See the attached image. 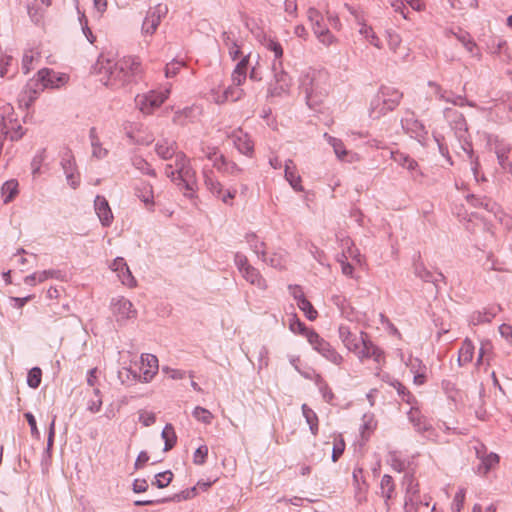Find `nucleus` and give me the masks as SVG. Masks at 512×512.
<instances>
[{
    "mask_svg": "<svg viewBox=\"0 0 512 512\" xmlns=\"http://www.w3.org/2000/svg\"><path fill=\"white\" fill-rule=\"evenodd\" d=\"M312 30L316 38L324 44L325 46H330L336 42L335 36L331 33V31L327 28L323 21H318L313 24Z\"/></svg>",
    "mask_w": 512,
    "mask_h": 512,
    "instance_id": "obj_26",
    "label": "nucleus"
},
{
    "mask_svg": "<svg viewBox=\"0 0 512 512\" xmlns=\"http://www.w3.org/2000/svg\"><path fill=\"white\" fill-rule=\"evenodd\" d=\"M235 85L228 86L223 90L224 95L226 96V102L231 100L233 102L240 100L243 95V89L239 88V86L234 87Z\"/></svg>",
    "mask_w": 512,
    "mask_h": 512,
    "instance_id": "obj_58",
    "label": "nucleus"
},
{
    "mask_svg": "<svg viewBox=\"0 0 512 512\" xmlns=\"http://www.w3.org/2000/svg\"><path fill=\"white\" fill-rule=\"evenodd\" d=\"M169 91L156 92L150 91L144 94H138L135 97L136 106L143 114H151L155 109L159 108L167 98Z\"/></svg>",
    "mask_w": 512,
    "mask_h": 512,
    "instance_id": "obj_7",
    "label": "nucleus"
},
{
    "mask_svg": "<svg viewBox=\"0 0 512 512\" xmlns=\"http://www.w3.org/2000/svg\"><path fill=\"white\" fill-rule=\"evenodd\" d=\"M192 414L198 421L204 424H210L213 419L212 413L200 406L195 407Z\"/></svg>",
    "mask_w": 512,
    "mask_h": 512,
    "instance_id": "obj_57",
    "label": "nucleus"
},
{
    "mask_svg": "<svg viewBox=\"0 0 512 512\" xmlns=\"http://www.w3.org/2000/svg\"><path fill=\"white\" fill-rule=\"evenodd\" d=\"M94 71L100 82L116 89L134 81L141 74L142 67L136 57L127 56L116 60L100 56L94 65Z\"/></svg>",
    "mask_w": 512,
    "mask_h": 512,
    "instance_id": "obj_1",
    "label": "nucleus"
},
{
    "mask_svg": "<svg viewBox=\"0 0 512 512\" xmlns=\"http://www.w3.org/2000/svg\"><path fill=\"white\" fill-rule=\"evenodd\" d=\"M234 264L237 267L238 271L241 273L243 270H245L246 267L251 266L247 257L241 253L237 252L234 255Z\"/></svg>",
    "mask_w": 512,
    "mask_h": 512,
    "instance_id": "obj_64",
    "label": "nucleus"
},
{
    "mask_svg": "<svg viewBox=\"0 0 512 512\" xmlns=\"http://www.w3.org/2000/svg\"><path fill=\"white\" fill-rule=\"evenodd\" d=\"M4 203H9L18 193V182L16 180L6 181L1 188Z\"/></svg>",
    "mask_w": 512,
    "mask_h": 512,
    "instance_id": "obj_46",
    "label": "nucleus"
},
{
    "mask_svg": "<svg viewBox=\"0 0 512 512\" xmlns=\"http://www.w3.org/2000/svg\"><path fill=\"white\" fill-rule=\"evenodd\" d=\"M173 479V473L170 470L158 473L155 476V480L152 482L153 485L158 488L167 487Z\"/></svg>",
    "mask_w": 512,
    "mask_h": 512,
    "instance_id": "obj_54",
    "label": "nucleus"
},
{
    "mask_svg": "<svg viewBox=\"0 0 512 512\" xmlns=\"http://www.w3.org/2000/svg\"><path fill=\"white\" fill-rule=\"evenodd\" d=\"M454 130L455 136L458 139L462 150L468 155L470 159L473 156V148L468 134V127L464 116L460 117L457 121L450 125Z\"/></svg>",
    "mask_w": 512,
    "mask_h": 512,
    "instance_id": "obj_15",
    "label": "nucleus"
},
{
    "mask_svg": "<svg viewBox=\"0 0 512 512\" xmlns=\"http://www.w3.org/2000/svg\"><path fill=\"white\" fill-rule=\"evenodd\" d=\"M91 146H92V156L97 159H103L108 155V150L102 147V144L99 141L98 136L96 135V129L92 127L89 132Z\"/></svg>",
    "mask_w": 512,
    "mask_h": 512,
    "instance_id": "obj_42",
    "label": "nucleus"
},
{
    "mask_svg": "<svg viewBox=\"0 0 512 512\" xmlns=\"http://www.w3.org/2000/svg\"><path fill=\"white\" fill-rule=\"evenodd\" d=\"M499 309L500 307H491L485 308L482 311H474L469 316V323L473 326L489 323L496 316Z\"/></svg>",
    "mask_w": 512,
    "mask_h": 512,
    "instance_id": "obj_28",
    "label": "nucleus"
},
{
    "mask_svg": "<svg viewBox=\"0 0 512 512\" xmlns=\"http://www.w3.org/2000/svg\"><path fill=\"white\" fill-rule=\"evenodd\" d=\"M404 484L406 485V496H405V509L409 506L414 505L415 496L418 494V484L415 482L413 476L406 475L404 477Z\"/></svg>",
    "mask_w": 512,
    "mask_h": 512,
    "instance_id": "obj_38",
    "label": "nucleus"
},
{
    "mask_svg": "<svg viewBox=\"0 0 512 512\" xmlns=\"http://www.w3.org/2000/svg\"><path fill=\"white\" fill-rule=\"evenodd\" d=\"M235 146V148L246 156H252L254 152V144L250 139L249 135L245 133L241 128H238L228 135Z\"/></svg>",
    "mask_w": 512,
    "mask_h": 512,
    "instance_id": "obj_18",
    "label": "nucleus"
},
{
    "mask_svg": "<svg viewBox=\"0 0 512 512\" xmlns=\"http://www.w3.org/2000/svg\"><path fill=\"white\" fill-rule=\"evenodd\" d=\"M316 384L319 388V391L321 392L324 400L328 403H330L333 398L334 394L328 384L322 379L320 375H316Z\"/></svg>",
    "mask_w": 512,
    "mask_h": 512,
    "instance_id": "obj_52",
    "label": "nucleus"
},
{
    "mask_svg": "<svg viewBox=\"0 0 512 512\" xmlns=\"http://www.w3.org/2000/svg\"><path fill=\"white\" fill-rule=\"evenodd\" d=\"M272 70L276 85L270 89V94L272 96H280L283 93H287L291 85V78L288 73L282 70V61H273Z\"/></svg>",
    "mask_w": 512,
    "mask_h": 512,
    "instance_id": "obj_14",
    "label": "nucleus"
},
{
    "mask_svg": "<svg viewBox=\"0 0 512 512\" xmlns=\"http://www.w3.org/2000/svg\"><path fill=\"white\" fill-rule=\"evenodd\" d=\"M0 134L11 141H17L25 134L19 120L14 116L13 108L10 105L2 108Z\"/></svg>",
    "mask_w": 512,
    "mask_h": 512,
    "instance_id": "obj_5",
    "label": "nucleus"
},
{
    "mask_svg": "<svg viewBox=\"0 0 512 512\" xmlns=\"http://www.w3.org/2000/svg\"><path fill=\"white\" fill-rule=\"evenodd\" d=\"M241 275L251 285H254L261 290L267 289L266 280L263 278L259 270L253 267L252 265L246 267L245 270L241 272Z\"/></svg>",
    "mask_w": 512,
    "mask_h": 512,
    "instance_id": "obj_27",
    "label": "nucleus"
},
{
    "mask_svg": "<svg viewBox=\"0 0 512 512\" xmlns=\"http://www.w3.org/2000/svg\"><path fill=\"white\" fill-rule=\"evenodd\" d=\"M55 79L56 73L50 69L38 71L37 76L30 79L19 94V106L28 109L45 88L55 86Z\"/></svg>",
    "mask_w": 512,
    "mask_h": 512,
    "instance_id": "obj_4",
    "label": "nucleus"
},
{
    "mask_svg": "<svg viewBox=\"0 0 512 512\" xmlns=\"http://www.w3.org/2000/svg\"><path fill=\"white\" fill-rule=\"evenodd\" d=\"M327 73L308 69L300 77V89L305 94L307 105L314 109L328 94Z\"/></svg>",
    "mask_w": 512,
    "mask_h": 512,
    "instance_id": "obj_2",
    "label": "nucleus"
},
{
    "mask_svg": "<svg viewBox=\"0 0 512 512\" xmlns=\"http://www.w3.org/2000/svg\"><path fill=\"white\" fill-rule=\"evenodd\" d=\"M298 307L309 320L313 321L317 318L318 312L308 299H302L301 302L298 303Z\"/></svg>",
    "mask_w": 512,
    "mask_h": 512,
    "instance_id": "obj_56",
    "label": "nucleus"
},
{
    "mask_svg": "<svg viewBox=\"0 0 512 512\" xmlns=\"http://www.w3.org/2000/svg\"><path fill=\"white\" fill-rule=\"evenodd\" d=\"M161 437L164 440V451H170L177 443V435L172 424L168 423L162 430Z\"/></svg>",
    "mask_w": 512,
    "mask_h": 512,
    "instance_id": "obj_43",
    "label": "nucleus"
},
{
    "mask_svg": "<svg viewBox=\"0 0 512 512\" xmlns=\"http://www.w3.org/2000/svg\"><path fill=\"white\" fill-rule=\"evenodd\" d=\"M359 33L365 37V39L374 47L381 49L382 48V42L379 39V37L376 35L372 27L361 24V27L359 29Z\"/></svg>",
    "mask_w": 512,
    "mask_h": 512,
    "instance_id": "obj_48",
    "label": "nucleus"
},
{
    "mask_svg": "<svg viewBox=\"0 0 512 512\" xmlns=\"http://www.w3.org/2000/svg\"><path fill=\"white\" fill-rule=\"evenodd\" d=\"M386 35H387V43H388L389 49L393 53H397L398 49L400 48L401 43H402L401 36L393 30H388L386 32Z\"/></svg>",
    "mask_w": 512,
    "mask_h": 512,
    "instance_id": "obj_50",
    "label": "nucleus"
},
{
    "mask_svg": "<svg viewBox=\"0 0 512 512\" xmlns=\"http://www.w3.org/2000/svg\"><path fill=\"white\" fill-rule=\"evenodd\" d=\"M51 0H34L33 3L27 6L28 14L31 20L35 23H39L43 18L44 9L42 6L49 7Z\"/></svg>",
    "mask_w": 512,
    "mask_h": 512,
    "instance_id": "obj_36",
    "label": "nucleus"
},
{
    "mask_svg": "<svg viewBox=\"0 0 512 512\" xmlns=\"http://www.w3.org/2000/svg\"><path fill=\"white\" fill-rule=\"evenodd\" d=\"M408 419L412 423L415 430L420 434H425L429 440H434V429L431 423L424 417L417 408H411L408 412Z\"/></svg>",
    "mask_w": 512,
    "mask_h": 512,
    "instance_id": "obj_16",
    "label": "nucleus"
},
{
    "mask_svg": "<svg viewBox=\"0 0 512 512\" xmlns=\"http://www.w3.org/2000/svg\"><path fill=\"white\" fill-rule=\"evenodd\" d=\"M64 273L61 270H55V269H49L44 270L41 272H38V282L42 283L46 281L47 279H57V280H64Z\"/></svg>",
    "mask_w": 512,
    "mask_h": 512,
    "instance_id": "obj_55",
    "label": "nucleus"
},
{
    "mask_svg": "<svg viewBox=\"0 0 512 512\" xmlns=\"http://www.w3.org/2000/svg\"><path fill=\"white\" fill-rule=\"evenodd\" d=\"M135 196L143 202L148 211H154V191L153 186L146 181H140L134 187Z\"/></svg>",
    "mask_w": 512,
    "mask_h": 512,
    "instance_id": "obj_20",
    "label": "nucleus"
},
{
    "mask_svg": "<svg viewBox=\"0 0 512 512\" xmlns=\"http://www.w3.org/2000/svg\"><path fill=\"white\" fill-rule=\"evenodd\" d=\"M93 393L96 398L88 401L87 409L92 413H97L100 411L102 407V398L100 390L98 388H94Z\"/></svg>",
    "mask_w": 512,
    "mask_h": 512,
    "instance_id": "obj_60",
    "label": "nucleus"
},
{
    "mask_svg": "<svg viewBox=\"0 0 512 512\" xmlns=\"http://www.w3.org/2000/svg\"><path fill=\"white\" fill-rule=\"evenodd\" d=\"M357 347L358 349L353 352L357 354L360 360L373 359L378 364L384 360L383 351L377 347L364 332H361L360 334V340Z\"/></svg>",
    "mask_w": 512,
    "mask_h": 512,
    "instance_id": "obj_10",
    "label": "nucleus"
},
{
    "mask_svg": "<svg viewBox=\"0 0 512 512\" xmlns=\"http://www.w3.org/2000/svg\"><path fill=\"white\" fill-rule=\"evenodd\" d=\"M403 130L416 139L422 146H427L428 131L425 126L415 118L414 113L407 112L406 116L401 120Z\"/></svg>",
    "mask_w": 512,
    "mask_h": 512,
    "instance_id": "obj_9",
    "label": "nucleus"
},
{
    "mask_svg": "<svg viewBox=\"0 0 512 512\" xmlns=\"http://www.w3.org/2000/svg\"><path fill=\"white\" fill-rule=\"evenodd\" d=\"M478 458L481 459V463L478 466L477 472L482 475H486L490 469L498 464L499 456L495 453H490L486 456L481 455V449L476 448Z\"/></svg>",
    "mask_w": 512,
    "mask_h": 512,
    "instance_id": "obj_34",
    "label": "nucleus"
},
{
    "mask_svg": "<svg viewBox=\"0 0 512 512\" xmlns=\"http://www.w3.org/2000/svg\"><path fill=\"white\" fill-rule=\"evenodd\" d=\"M246 242L252 251L262 260L266 261V244L258 238L255 233H247L245 236Z\"/></svg>",
    "mask_w": 512,
    "mask_h": 512,
    "instance_id": "obj_35",
    "label": "nucleus"
},
{
    "mask_svg": "<svg viewBox=\"0 0 512 512\" xmlns=\"http://www.w3.org/2000/svg\"><path fill=\"white\" fill-rule=\"evenodd\" d=\"M338 333L339 338L348 350L354 351L358 349L357 345L359 343L360 337H357L355 334H353L349 326L340 325Z\"/></svg>",
    "mask_w": 512,
    "mask_h": 512,
    "instance_id": "obj_31",
    "label": "nucleus"
},
{
    "mask_svg": "<svg viewBox=\"0 0 512 512\" xmlns=\"http://www.w3.org/2000/svg\"><path fill=\"white\" fill-rule=\"evenodd\" d=\"M110 268L118 273V277L124 285L128 287L136 286V280L132 275L124 258L117 257L116 259H114V261L110 265Z\"/></svg>",
    "mask_w": 512,
    "mask_h": 512,
    "instance_id": "obj_21",
    "label": "nucleus"
},
{
    "mask_svg": "<svg viewBox=\"0 0 512 512\" xmlns=\"http://www.w3.org/2000/svg\"><path fill=\"white\" fill-rule=\"evenodd\" d=\"M167 12L168 7L165 4H158L150 9L143 21L142 31L145 34H154L161 22V19L166 16Z\"/></svg>",
    "mask_w": 512,
    "mask_h": 512,
    "instance_id": "obj_13",
    "label": "nucleus"
},
{
    "mask_svg": "<svg viewBox=\"0 0 512 512\" xmlns=\"http://www.w3.org/2000/svg\"><path fill=\"white\" fill-rule=\"evenodd\" d=\"M200 150L203 154V157L211 161L215 169L216 165L220 162L219 158L225 157L222 153H220L218 147L216 146L202 145Z\"/></svg>",
    "mask_w": 512,
    "mask_h": 512,
    "instance_id": "obj_44",
    "label": "nucleus"
},
{
    "mask_svg": "<svg viewBox=\"0 0 512 512\" xmlns=\"http://www.w3.org/2000/svg\"><path fill=\"white\" fill-rule=\"evenodd\" d=\"M263 262L276 269H283L285 267V259L279 253H273L270 256L266 254V261Z\"/></svg>",
    "mask_w": 512,
    "mask_h": 512,
    "instance_id": "obj_59",
    "label": "nucleus"
},
{
    "mask_svg": "<svg viewBox=\"0 0 512 512\" xmlns=\"http://www.w3.org/2000/svg\"><path fill=\"white\" fill-rule=\"evenodd\" d=\"M467 201L474 207L483 208L488 212L496 213L498 205L491 198L486 196L468 195Z\"/></svg>",
    "mask_w": 512,
    "mask_h": 512,
    "instance_id": "obj_32",
    "label": "nucleus"
},
{
    "mask_svg": "<svg viewBox=\"0 0 512 512\" xmlns=\"http://www.w3.org/2000/svg\"><path fill=\"white\" fill-rule=\"evenodd\" d=\"M475 347L469 338H466L458 353V363L460 366L470 363L473 359Z\"/></svg>",
    "mask_w": 512,
    "mask_h": 512,
    "instance_id": "obj_40",
    "label": "nucleus"
},
{
    "mask_svg": "<svg viewBox=\"0 0 512 512\" xmlns=\"http://www.w3.org/2000/svg\"><path fill=\"white\" fill-rule=\"evenodd\" d=\"M331 301L337 306L343 317L352 320L354 316V309L344 296L334 295L332 296Z\"/></svg>",
    "mask_w": 512,
    "mask_h": 512,
    "instance_id": "obj_41",
    "label": "nucleus"
},
{
    "mask_svg": "<svg viewBox=\"0 0 512 512\" xmlns=\"http://www.w3.org/2000/svg\"><path fill=\"white\" fill-rule=\"evenodd\" d=\"M308 342L315 351H317L329 362L335 365H340L343 362V357L317 332L308 333Z\"/></svg>",
    "mask_w": 512,
    "mask_h": 512,
    "instance_id": "obj_6",
    "label": "nucleus"
},
{
    "mask_svg": "<svg viewBox=\"0 0 512 512\" xmlns=\"http://www.w3.org/2000/svg\"><path fill=\"white\" fill-rule=\"evenodd\" d=\"M266 47L269 51L274 53V61H282L281 59L283 56V48L278 41L269 39L267 41Z\"/></svg>",
    "mask_w": 512,
    "mask_h": 512,
    "instance_id": "obj_61",
    "label": "nucleus"
},
{
    "mask_svg": "<svg viewBox=\"0 0 512 512\" xmlns=\"http://www.w3.org/2000/svg\"><path fill=\"white\" fill-rule=\"evenodd\" d=\"M466 490L464 488H460L459 491L455 494L451 509L453 512H460L464 505Z\"/></svg>",
    "mask_w": 512,
    "mask_h": 512,
    "instance_id": "obj_63",
    "label": "nucleus"
},
{
    "mask_svg": "<svg viewBox=\"0 0 512 512\" xmlns=\"http://www.w3.org/2000/svg\"><path fill=\"white\" fill-rule=\"evenodd\" d=\"M207 456H208L207 445H201L194 452L193 463L195 465H203L206 462Z\"/></svg>",
    "mask_w": 512,
    "mask_h": 512,
    "instance_id": "obj_62",
    "label": "nucleus"
},
{
    "mask_svg": "<svg viewBox=\"0 0 512 512\" xmlns=\"http://www.w3.org/2000/svg\"><path fill=\"white\" fill-rule=\"evenodd\" d=\"M61 166L66 175V180L68 184L73 189H76L80 183V175L77 172L76 163L70 151L66 152L63 155L61 160Z\"/></svg>",
    "mask_w": 512,
    "mask_h": 512,
    "instance_id": "obj_19",
    "label": "nucleus"
},
{
    "mask_svg": "<svg viewBox=\"0 0 512 512\" xmlns=\"http://www.w3.org/2000/svg\"><path fill=\"white\" fill-rule=\"evenodd\" d=\"M94 206L101 224L105 227L110 226L113 221V214L105 197L97 195L94 201Z\"/></svg>",
    "mask_w": 512,
    "mask_h": 512,
    "instance_id": "obj_22",
    "label": "nucleus"
},
{
    "mask_svg": "<svg viewBox=\"0 0 512 512\" xmlns=\"http://www.w3.org/2000/svg\"><path fill=\"white\" fill-rule=\"evenodd\" d=\"M324 137L326 138L327 142L333 147V150L339 160H344L345 156L348 154V151L345 149L344 143L342 140L335 138L333 136H330L329 134L325 133Z\"/></svg>",
    "mask_w": 512,
    "mask_h": 512,
    "instance_id": "obj_47",
    "label": "nucleus"
},
{
    "mask_svg": "<svg viewBox=\"0 0 512 512\" xmlns=\"http://www.w3.org/2000/svg\"><path fill=\"white\" fill-rule=\"evenodd\" d=\"M249 58L250 55L244 56L235 66L231 75L233 85L241 86L245 82L249 66Z\"/></svg>",
    "mask_w": 512,
    "mask_h": 512,
    "instance_id": "obj_29",
    "label": "nucleus"
},
{
    "mask_svg": "<svg viewBox=\"0 0 512 512\" xmlns=\"http://www.w3.org/2000/svg\"><path fill=\"white\" fill-rule=\"evenodd\" d=\"M203 177H204L205 186H206L207 190H209V192L212 195L221 199L223 203L232 205L231 200L235 198L236 190L224 191L222 184L214 176V173L212 170H208V169L204 168L203 169Z\"/></svg>",
    "mask_w": 512,
    "mask_h": 512,
    "instance_id": "obj_8",
    "label": "nucleus"
},
{
    "mask_svg": "<svg viewBox=\"0 0 512 512\" xmlns=\"http://www.w3.org/2000/svg\"><path fill=\"white\" fill-rule=\"evenodd\" d=\"M285 179L289 182L295 191H303V186L301 185V177L297 173L296 166L291 159H288L285 162Z\"/></svg>",
    "mask_w": 512,
    "mask_h": 512,
    "instance_id": "obj_30",
    "label": "nucleus"
},
{
    "mask_svg": "<svg viewBox=\"0 0 512 512\" xmlns=\"http://www.w3.org/2000/svg\"><path fill=\"white\" fill-rule=\"evenodd\" d=\"M413 268L415 276L421 279L423 282L432 283L435 286L436 293H438V284L439 282H445V276L441 272L430 271L420 261H415Z\"/></svg>",
    "mask_w": 512,
    "mask_h": 512,
    "instance_id": "obj_17",
    "label": "nucleus"
},
{
    "mask_svg": "<svg viewBox=\"0 0 512 512\" xmlns=\"http://www.w3.org/2000/svg\"><path fill=\"white\" fill-rule=\"evenodd\" d=\"M42 371L39 367H33L27 376V384L31 388H38L41 383Z\"/></svg>",
    "mask_w": 512,
    "mask_h": 512,
    "instance_id": "obj_53",
    "label": "nucleus"
},
{
    "mask_svg": "<svg viewBox=\"0 0 512 512\" xmlns=\"http://www.w3.org/2000/svg\"><path fill=\"white\" fill-rule=\"evenodd\" d=\"M219 160L220 162L216 165L217 171L231 176H238L243 172V169L234 161H231L226 157H220Z\"/></svg>",
    "mask_w": 512,
    "mask_h": 512,
    "instance_id": "obj_39",
    "label": "nucleus"
},
{
    "mask_svg": "<svg viewBox=\"0 0 512 512\" xmlns=\"http://www.w3.org/2000/svg\"><path fill=\"white\" fill-rule=\"evenodd\" d=\"M391 159L398 165L407 169L408 171L415 173L417 175H422V173L418 170L419 165L417 161L411 158L408 154H405L400 151H392Z\"/></svg>",
    "mask_w": 512,
    "mask_h": 512,
    "instance_id": "obj_25",
    "label": "nucleus"
},
{
    "mask_svg": "<svg viewBox=\"0 0 512 512\" xmlns=\"http://www.w3.org/2000/svg\"><path fill=\"white\" fill-rule=\"evenodd\" d=\"M290 330L293 333H298L305 336L308 339L309 332H316L313 329H308L303 322H301L298 318L294 317L290 321L289 325Z\"/></svg>",
    "mask_w": 512,
    "mask_h": 512,
    "instance_id": "obj_51",
    "label": "nucleus"
},
{
    "mask_svg": "<svg viewBox=\"0 0 512 512\" xmlns=\"http://www.w3.org/2000/svg\"><path fill=\"white\" fill-rule=\"evenodd\" d=\"M495 154L497 156L498 164L504 169L507 170L508 163V155L511 151L510 144H507L503 141H496L494 146Z\"/></svg>",
    "mask_w": 512,
    "mask_h": 512,
    "instance_id": "obj_37",
    "label": "nucleus"
},
{
    "mask_svg": "<svg viewBox=\"0 0 512 512\" xmlns=\"http://www.w3.org/2000/svg\"><path fill=\"white\" fill-rule=\"evenodd\" d=\"M178 145L176 141L163 139L156 143L155 152L156 154L163 160H170L173 157H176V154L179 152Z\"/></svg>",
    "mask_w": 512,
    "mask_h": 512,
    "instance_id": "obj_24",
    "label": "nucleus"
},
{
    "mask_svg": "<svg viewBox=\"0 0 512 512\" xmlns=\"http://www.w3.org/2000/svg\"><path fill=\"white\" fill-rule=\"evenodd\" d=\"M165 175L178 185H183L187 191L193 192L196 186V172L191 166L190 159L182 151L176 154L174 164L165 166Z\"/></svg>",
    "mask_w": 512,
    "mask_h": 512,
    "instance_id": "obj_3",
    "label": "nucleus"
},
{
    "mask_svg": "<svg viewBox=\"0 0 512 512\" xmlns=\"http://www.w3.org/2000/svg\"><path fill=\"white\" fill-rule=\"evenodd\" d=\"M403 93L391 86H381L377 95L374 97V105L383 103L385 110H394L400 103Z\"/></svg>",
    "mask_w": 512,
    "mask_h": 512,
    "instance_id": "obj_11",
    "label": "nucleus"
},
{
    "mask_svg": "<svg viewBox=\"0 0 512 512\" xmlns=\"http://www.w3.org/2000/svg\"><path fill=\"white\" fill-rule=\"evenodd\" d=\"M132 165L142 172L143 174L156 177L155 170L151 167V165L141 156H134L132 158Z\"/></svg>",
    "mask_w": 512,
    "mask_h": 512,
    "instance_id": "obj_49",
    "label": "nucleus"
},
{
    "mask_svg": "<svg viewBox=\"0 0 512 512\" xmlns=\"http://www.w3.org/2000/svg\"><path fill=\"white\" fill-rule=\"evenodd\" d=\"M380 488L382 497L385 499L386 506L388 507V500L392 498L395 489L393 479L390 475L385 474L382 477Z\"/></svg>",
    "mask_w": 512,
    "mask_h": 512,
    "instance_id": "obj_45",
    "label": "nucleus"
},
{
    "mask_svg": "<svg viewBox=\"0 0 512 512\" xmlns=\"http://www.w3.org/2000/svg\"><path fill=\"white\" fill-rule=\"evenodd\" d=\"M111 310L116 322L119 324L125 323L128 319L135 318L137 315V311L133 309L132 303L124 297L112 299Z\"/></svg>",
    "mask_w": 512,
    "mask_h": 512,
    "instance_id": "obj_12",
    "label": "nucleus"
},
{
    "mask_svg": "<svg viewBox=\"0 0 512 512\" xmlns=\"http://www.w3.org/2000/svg\"><path fill=\"white\" fill-rule=\"evenodd\" d=\"M141 363V377L145 382H149L158 371V359L153 354H142Z\"/></svg>",
    "mask_w": 512,
    "mask_h": 512,
    "instance_id": "obj_23",
    "label": "nucleus"
},
{
    "mask_svg": "<svg viewBox=\"0 0 512 512\" xmlns=\"http://www.w3.org/2000/svg\"><path fill=\"white\" fill-rule=\"evenodd\" d=\"M196 487H193L191 490L182 491L180 494H175L172 497L158 499V500H137L134 502L136 506H149L159 503H165L170 501H180L181 499H188L191 494L195 495Z\"/></svg>",
    "mask_w": 512,
    "mask_h": 512,
    "instance_id": "obj_33",
    "label": "nucleus"
}]
</instances>
